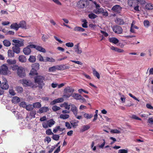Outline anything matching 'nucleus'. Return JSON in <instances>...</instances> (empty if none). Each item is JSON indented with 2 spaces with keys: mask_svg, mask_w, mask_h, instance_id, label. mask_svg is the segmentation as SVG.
Here are the masks:
<instances>
[{
  "mask_svg": "<svg viewBox=\"0 0 153 153\" xmlns=\"http://www.w3.org/2000/svg\"><path fill=\"white\" fill-rule=\"evenodd\" d=\"M44 80L45 77L42 76H37L34 77L35 82L38 84V87L40 88H42L44 85Z\"/></svg>",
  "mask_w": 153,
  "mask_h": 153,
  "instance_id": "f257e3e1",
  "label": "nucleus"
},
{
  "mask_svg": "<svg viewBox=\"0 0 153 153\" xmlns=\"http://www.w3.org/2000/svg\"><path fill=\"white\" fill-rule=\"evenodd\" d=\"M74 89L70 87H67L65 88L63 93V97L64 98H68L72 96Z\"/></svg>",
  "mask_w": 153,
  "mask_h": 153,
  "instance_id": "f03ea898",
  "label": "nucleus"
},
{
  "mask_svg": "<svg viewBox=\"0 0 153 153\" xmlns=\"http://www.w3.org/2000/svg\"><path fill=\"white\" fill-rule=\"evenodd\" d=\"M0 72L4 75H9L11 73L8 67L5 64H3L0 67Z\"/></svg>",
  "mask_w": 153,
  "mask_h": 153,
  "instance_id": "7ed1b4c3",
  "label": "nucleus"
},
{
  "mask_svg": "<svg viewBox=\"0 0 153 153\" xmlns=\"http://www.w3.org/2000/svg\"><path fill=\"white\" fill-rule=\"evenodd\" d=\"M55 122L52 119L49 120L46 122H44L42 123L43 127L44 128H47L48 127H51L54 125Z\"/></svg>",
  "mask_w": 153,
  "mask_h": 153,
  "instance_id": "20e7f679",
  "label": "nucleus"
},
{
  "mask_svg": "<svg viewBox=\"0 0 153 153\" xmlns=\"http://www.w3.org/2000/svg\"><path fill=\"white\" fill-rule=\"evenodd\" d=\"M22 82L23 85L25 86H29L33 88H36L38 86L36 85H34L30 81L26 79L22 80Z\"/></svg>",
  "mask_w": 153,
  "mask_h": 153,
  "instance_id": "39448f33",
  "label": "nucleus"
},
{
  "mask_svg": "<svg viewBox=\"0 0 153 153\" xmlns=\"http://www.w3.org/2000/svg\"><path fill=\"white\" fill-rule=\"evenodd\" d=\"M93 3L96 6V9H94L93 11V12L94 13L96 14H99L103 13L104 10L102 8L100 7L99 4H97L95 1H94Z\"/></svg>",
  "mask_w": 153,
  "mask_h": 153,
  "instance_id": "423d86ee",
  "label": "nucleus"
},
{
  "mask_svg": "<svg viewBox=\"0 0 153 153\" xmlns=\"http://www.w3.org/2000/svg\"><path fill=\"white\" fill-rule=\"evenodd\" d=\"M17 74L20 77H24L25 76L24 68L22 67H18L17 70Z\"/></svg>",
  "mask_w": 153,
  "mask_h": 153,
  "instance_id": "0eeeda50",
  "label": "nucleus"
},
{
  "mask_svg": "<svg viewBox=\"0 0 153 153\" xmlns=\"http://www.w3.org/2000/svg\"><path fill=\"white\" fill-rule=\"evenodd\" d=\"M78 6L81 8H83L88 5L86 0H80L78 3Z\"/></svg>",
  "mask_w": 153,
  "mask_h": 153,
  "instance_id": "6e6552de",
  "label": "nucleus"
},
{
  "mask_svg": "<svg viewBox=\"0 0 153 153\" xmlns=\"http://www.w3.org/2000/svg\"><path fill=\"white\" fill-rule=\"evenodd\" d=\"M113 30L115 33L117 34H120L123 31L122 28L118 25L114 26L112 28Z\"/></svg>",
  "mask_w": 153,
  "mask_h": 153,
  "instance_id": "1a4fd4ad",
  "label": "nucleus"
},
{
  "mask_svg": "<svg viewBox=\"0 0 153 153\" xmlns=\"http://www.w3.org/2000/svg\"><path fill=\"white\" fill-rule=\"evenodd\" d=\"M74 50L75 52L78 54H80L82 52V51L81 48L79 47V43L74 45Z\"/></svg>",
  "mask_w": 153,
  "mask_h": 153,
  "instance_id": "9d476101",
  "label": "nucleus"
},
{
  "mask_svg": "<svg viewBox=\"0 0 153 153\" xmlns=\"http://www.w3.org/2000/svg\"><path fill=\"white\" fill-rule=\"evenodd\" d=\"M122 8V7L119 5H116L112 7L111 10L114 12L120 13L121 10Z\"/></svg>",
  "mask_w": 153,
  "mask_h": 153,
  "instance_id": "9b49d317",
  "label": "nucleus"
},
{
  "mask_svg": "<svg viewBox=\"0 0 153 153\" xmlns=\"http://www.w3.org/2000/svg\"><path fill=\"white\" fill-rule=\"evenodd\" d=\"M71 110L73 112L74 115L78 114L77 108L74 105L71 104Z\"/></svg>",
  "mask_w": 153,
  "mask_h": 153,
  "instance_id": "f8f14e48",
  "label": "nucleus"
},
{
  "mask_svg": "<svg viewBox=\"0 0 153 153\" xmlns=\"http://www.w3.org/2000/svg\"><path fill=\"white\" fill-rule=\"evenodd\" d=\"M1 87L3 89L7 90L9 87V86L6 80L4 81V82H2L1 84Z\"/></svg>",
  "mask_w": 153,
  "mask_h": 153,
  "instance_id": "ddd939ff",
  "label": "nucleus"
},
{
  "mask_svg": "<svg viewBox=\"0 0 153 153\" xmlns=\"http://www.w3.org/2000/svg\"><path fill=\"white\" fill-rule=\"evenodd\" d=\"M63 101L64 99L63 98H59L57 99H55L51 102L50 103V104L51 105H53L56 103L63 102Z\"/></svg>",
  "mask_w": 153,
  "mask_h": 153,
  "instance_id": "4468645a",
  "label": "nucleus"
},
{
  "mask_svg": "<svg viewBox=\"0 0 153 153\" xmlns=\"http://www.w3.org/2000/svg\"><path fill=\"white\" fill-rule=\"evenodd\" d=\"M12 45H14L12 48L13 52L17 54L19 53L20 52V48L19 47L14 45L13 44Z\"/></svg>",
  "mask_w": 153,
  "mask_h": 153,
  "instance_id": "2eb2a0df",
  "label": "nucleus"
},
{
  "mask_svg": "<svg viewBox=\"0 0 153 153\" xmlns=\"http://www.w3.org/2000/svg\"><path fill=\"white\" fill-rule=\"evenodd\" d=\"M23 52L25 55H29L31 52V50L30 48L28 46L23 49Z\"/></svg>",
  "mask_w": 153,
  "mask_h": 153,
  "instance_id": "dca6fc26",
  "label": "nucleus"
},
{
  "mask_svg": "<svg viewBox=\"0 0 153 153\" xmlns=\"http://www.w3.org/2000/svg\"><path fill=\"white\" fill-rule=\"evenodd\" d=\"M90 126L89 125H84L82 126L80 129V132H83L90 128Z\"/></svg>",
  "mask_w": 153,
  "mask_h": 153,
  "instance_id": "f3484780",
  "label": "nucleus"
},
{
  "mask_svg": "<svg viewBox=\"0 0 153 153\" xmlns=\"http://www.w3.org/2000/svg\"><path fill=\"white\" fill-rule=\"evenodd\" d=\"M19 28L21 27L22 28H24L25 29H27L26 23V22L22 21L20 22L19 24Z\"/></svg>",
  "mask_w": 153,
  "mask_h": 153,
  "instance_id": "a211bd4d",
  "label": "nucleus"
},
{
  "mask_svg": "<svg viewBox=\"0 0 153 153\" xmlns=\"http://www.w3.org/2000/svg\"><path fill=\"white\" fill-rule=\"evenodd\" d=\"M20 101V99L17 96H15L13 97L12 100V103L14 104H17Z\"/></svg>",
  "mask_w": 153,
  "mask_h": 153,
  "instance_id": "6ab92c4d",
  "label": "nucleus"
},
{
  "mask_svg": "<svg viewBox=\"0 0 153 153\" xmlns=\"http://www.w3.org/2000/svg\"><path fill=\"white\" fill-rule=\"evenodd\" d=\"M109 40L110 42L113 43L115 44H116L118 43L119 42L118 39L115 37L109 38Z\"/></svg>",
  "mask_w": 153,
  "mask_h": 153,
  "instance_id": "aec40b11",
  "label": "nucleus"
},
{
  "mask_svg": "<svg viewBox=\"0 0 153 153\" xmlns=\"http://www.w3.org/2000/svg\"><path fill=\"white\" fill-rule=\"evenodd\" d=\"M19 61L22 63L25 62L27 61L26 57L24 55H20L19 57Z\"/></svg>",
  "mask_w": 153,
  "mask_h": 153,
  "instance_id": "412c9836",
  "label": "nucleus"
},
{
  "mask_svg": "<svg viewBox=\"0 0 153 153\" xmlns=\"http://www.w3.org/2000/svg\"><path fill=\"white\" fill-rule=\"evenodd\" d=\"M10 28L11 29H15L16 30H17L19 28V24L16 23H13L11 25Z\"/></svg>",
  "mask_w": 153,
  "mask_h": 153,
  "instance_id": "4be33fe9",
  "label": "nucleus"
},
{
  "mask_svg": "<svg viewBox=\"0 0 153 153\" xmlns=\"http://www.w3.org/2000/svg\"><path fill=\"white\" fill-rule=\"evenodd\" d=\"M115 21L116 23L119 25H123L124 23L123 20L119 18H117Z\"/></svg>",
  "mask_w": 153,
  "mask_h": 153,
  "instance_id": "5701e85b",
  "label": "nucleus"
},
{
  "mask_svg": "<svg viewBox=\"0 0 153 153\" xmlns=\"http://www.w3.org/2000/svg\"><path fill=\"white\" fill-rule=\"evenodd\" d=\"M135 22L134 21H133L132 22L131 24V29H130V31L132 33H134V30L133 28H135L136 29H138L139 28L137 26H134L133 27V25L135 24Z\"/></svg>",
  "mask_w": 153,
  "mask_h": 153,
  "instance_id": "b1692460",
  "label": "nucleus"
},
{
  "mask_svg": "<svg viewBox=\"0 0 153 153\" xmlns=\"http://www.w3.org/2000/svg\"><path fill=\"white\" fill-rule=\"evenodd\" d=\"M85 30L84 28L78 26L75 27L74 29V30L75 31L84 32Z\"/></svg>",
  "mask_w": 153,
  "mask_h": 153,
  "instance_id": "393cba45",
  "label": "nucleus"
},
{
  "mask_svg": "<svg viewBox=\"0 0 153 153\" xmlns=\"http://www.w3.org/2000/svg\"><path fill=\"white\" fill-rule=\"evenodd\" d=\"M4 45L6 47L10 46L11 45L10 42L8 40H4L3 42Z\"/></svg>",
  "mask_w": 153,
  "mask_h": 153,
  "instance_id": "a878e982",
  "label": "nucleus"
},
{
  "mask_svg": "<svg viewBox=\"0 0 153 153\" xmlns=\"http://www.w3.org/2000/svg\"><path fill=\"white\" fill-rule=\"evenodd\" d=\"M48 111V108L47 107H44L40 108L39 111L40 113H42L43 112H47Z\"/></svg>",
  "mask_w": 153,
  "mask_h": 153,
  "instance_id": "bb28decb",
  "label": "nucleus"
},
{
  "mask_svg": "<svg viewBox=\"0 0 153 153\" xmlns=\"http://www.w3.org/2000/svg\"><path fill=\"white\" fill-rule=\"evenodd\" d=\"M55 61V60L52 57H46L45 58V62H54Z\"/></svg>",
  "mask_w": 153,
  "mask_h": 153,
  "instance_id": "cd10ccee",
  "label": "nucleus"
},
{
  "mask_svg": "<svg viewBox=\"0 0 153 153\" xmlns=\"http://www.w3.org/2000/svg\"><path fill=\"white\" fill-rule=\"evenodd\" d=\"M36 57L34 56L30 55L28 59V61L30 62L33 63L36 61Z\"/></svg>",
  "mask_w": 153,
  "mask_h": 153,
  "instance_id": "c85d7f7f",
  "label": "nucleus"
},
{
  "mask_svg": "<svg viewBox=\"0 0 153 153\" xmlns=\"http://www.w3.org/2000/svg\"><path fill=\"white\" fill-rule=\"evenodd\" d=\"M36 50L44 53H45L46 52V50L44 48L39 46H37Z\"/></svg>",
  "mask_w": 153,
  "mask_h": 153,
  "instance_id": "c756f323",
  "label": "nucleus"
},
{
  "mask_svg": "<svg viewBox=\"0 0 153 153\" xmlns=\"http://www.w3.org/2000/svg\"><path fill=\"white\" fill-rule=\"evenodd\" d=\"M29 74L32 76L37 75L38 73L37 72V70L34 68H32L29 73Z\"/></svg>",
  "mask_w": 153,
  "mask_h": 153,
  "instance_id": "7c9ffc66",
  "label": "nucleus"
},
{
  "mask_svg": "<svg viewBox=\"0 0 153 153\" xmlns=\"http://www.w3.org/2000/svg\"><path fill=\"white\" fill-rule=\"evenodd\" d=\"M81 95L77 93H74L73 94L72 97L75 100H79L81 97Z\"/></svg>",
  "mask_w": 153,
  "mask_h": 153,
  "instance_id": "2f4dec72",
  "label": "nucleus"
},
{
  "mask_svg": "<svg viewBox=\"0 0 153 153\" xmlns=\"http://www.w3.org/2000/svg\"><path fill=\"white\" fill-rule=\"evenodd\" d=\"M32 68L36 69V70H38L39 68V65L37 63H35L33 64L32 65Z\"/></svg>",
  "mask_w": 153,
  "mask_h": 153,
  "instance_id": "473e14b6",
  "label": "nucleus"
},
{
  "mask_svg": "<svg viewBox=\"0 0 153 153\" xmlns=\"http://www.w3.org/2000/svg\"><path fill=\"white\" fill-rule=\"evenodd\" d=\"M136 2V0H128V4L130 7L134 6V4Z\"/></svg>",
  "mask_w": 153,
  "mask_h": 153,
  "instance_id": "72a5a7b5",
  "label": "nucleus"
},
{
  "mask_svg": "<svg viewBox=\"0 0 153 153\" xmlns=\"http://www.w3.org/2000/svg\"><path fill=\"white\" fill-rule=\"evenodd\" d=\"M83 116L84 118L88 119L91 118L93 117V115L91 114L84 113L83 114Z\"/></svg>",
  "mask_w": 153,
  "mask_h": 153,
  "instance_id": "f704fd0d",
  "label": "nucleus"
},
{
  "mask_svg": "<svg viewBox=\"0 0 153 153\" xmlns=\"http://www.w3.org/2000/svg\"><path fill=\"white\" fill-rule=\"evenodd\" d=\"M69 115L68 114H61L59 116V118L61 119L65 120L69 118Z\"/></svg>",
  "mask_w": 153,
  "mask_h": 153,
  "instance_id": "c9c22d12",
  "label": "nucleus"
},
{
  "mask_svg": "<svg viewBox=\"0 0 153 153\" xmlns=\"http://www.w3.org/2000/svg\"><path fill=\"white\" fill-rule=\"evenodd\" d=\"M93 74L95 76L99 79L100 78V75L99 73L97 72L94 68L93 69Z\"/></svg>",
  "mask_w": 153,
  "mask_h": 153,
  "instance_id": "e433bc0d",
  "label": "nucleus"
},
{
  "mask_svg": "<svg viewBox=\"0 0 153 153\" xmlns=\"http://www.w3.org/2000/svg\"><path fill=\"white\" fill-rule=\"evenodd\" d=\"M7 53L8 56L10 57H13L14 56V52L12 50H9Z\"/></svg>",
  "mask_w": 153,
  "mask_h": 153,
  "instance_id": "4c0bfd02",
  "label": "nucleus"
},
{
  "mask_svg": "<svg viewBox=\"0 0 153 153\" xmlns=\"http://www.w3.org/2000/svg\"><path fill=\"white\" fill-rule=\"evenodd\" d=\"M146 9L148 10L153 9V5L151 3L147 4L145 6Z\"/></svg>",
  "mask_w": 153,
  "mask_h": 153,
  "instance_id": "58836bf2",
  "label": "nucleus"
},
{
  "mask_svg": "<svg viewBox=\"0 0 153 153\" xmlns=\"http://www.w3.org/2000/svg\"><path fill=\"white\" fill-rule=\"evenodd\" d=\"M63 106L65 108V109L67 110H69L70 108L71 104H68L67 102H64L63 104Z\"/></svg>",
  "mask_w": 153,
  "mask_h": 153,
  "instance_id": "ea45409f",
  "label": "nucleus"
},
{
  "mask_svg": "<svg viewBox=\"0 0 153 153\" xmlns=\"http://www.w3.org/2000/svg\"><path fill=\"white\" fill-rule=\"evenodd\" d=\"M110 132L111 134H120L121 133L120 130H117V129H112L110 131Z\"/></svg>",
  "mask_w": 153,
  "mask_h": 153,
  "instance_id": "a19ab883",
  "label": "nucleus"
},
{
  "mask_svg": "<svg viewBox=\"0 0 153 153\" xmlns=\"http://www.w3.org/2000/svg\"><path fill=\"white\" fill-rule=\"evenodd\" d=\"M33 108H40L41 106V103L39 102H36L33 103Z\"/></svg>",
  "mask_w": 153,
  "mask_h": 153,
  "instance_id": "79ce46f5",
  "label": "nucleus"
},
{
  "mask_svg": "<svg viewBox=\"0 0 153 153\" xmlns=\"http://www.w3.org/2000/svg\"><path fill=\"white\" fill-rule=\"evenodd\" d=\"M25 109L28 111H31L33 109V106L31 104L27 105Z\"/></svg>",
  "mask_w": 153,
  "mask_h": 153,
  "instance_id": "37998d69",
  "label": "nucleus"
},
{
  "mask_svg": "<svg viewBox=\"0 0 153 153\" xmlns=\"http://www.w3.org/2000/svg\"><path fill=\"white\" fill-rule=\"evenodd\" d=\"M7 62L10 65H14L16 63V61L15 60L9 59L7 60Z\"/></svg>",
  "mask_w": 153,
  "mask_h": 153,
  "instance_id": "c03bdc74",
  "label": "nucleus"
},
{
  "mask_svg": "<svg viewBox=\"0 0 153 153\" xmlns=\"http://www.w3.org/2000/svg\"><path fill=\"white\" fill-rule=\"evenodd\" d=\"M49 37V35H45L44 34H43L42 37V39L44 42H45L48 39Z\"/></svg>",
  "mask_w": 153,
  "mask_h": 153,
  "instance_id": "a18cd8bd",
  "label": "nucleus"
},
{
  "mask_svg": "<svg viewBox=\"0 0 153 153\" xmlns=\"http://www.w3.org/2000/svg\"><path fill=\"white\" fill-rule=\"evenodd\" d=\"M88 16L89 18L91 19H93L96 18L97 16L94 14L91 13L88 15Z\"/></svg>",
  "mask_w": 153,
  "mask_h": 153,
  "instance_id": "49530a36",
  "label": "nucleus"
},
{
  "mask_svg": "<svg viewBox=\"0 0 153 153\" xmlns=\"http://www.w3.org/2000/svg\"><path fill=\"white\" fill-rule=\"evenodd\" d=\"M56 70V66L50 67L48 69V71L49 72H53Z\"/></svg>",
  "mask_w": 153,
  "mask_h": 153,
  "instance_id": "de8ad7c7",
  "label": "nucleus"
},
{
  "mask_svg": "<svg viewBox=\"0 0 153 153\" xmlns=\"http://www.w3.org/2000/svg\"><path fill=\"white\" fill-rule=\"evenodd\" d=\"M15 45L19 47H20L23 45L24 43L23 41L19 40L17 44H15Z\"/></svg>",
  "mask_w": 153,
  "mask_h": 153,
  "instance_id": "09e8293b",
  "label": "nucleus"
},
{
  "mask_svg": "<svg viewBox=\"0 0 153 153\" xmlns=\"http://www.w3.org/2000/svg\"><path fill=\"white\" fill-rule=\"evenodd\" d=\"M27 105V103L25 102H21L19 104V106L20 107H22L23 108H25L26 107Z\"/></svg>",
  "mask_w": 153,
  "mask_h": 153,
  "instance_id": "8fccbe9b",
  "label": "nucleus"
},
{
  "mask_svg": "<svg viewBox=\"0 0 153 153\" xmlns=\"http://www.w3.org/2000/svg\"><path fill=\"white\" fill-rule=\"evenodd\" d=\"M61 109L59 107L57 106L56 105H54L52 107V109L53 111H56L60 110Z\"/></svg>",
  "mask_w": 153,
  "mask_h": 153,
  "instance_id": "3c124183",
  "label": "nucleus"
},
{
  "mask_svg": "<svg viewBox=\"0 0 153 153\" xmlns=\"http://www.w3.org/2000/svg\"><path fill=\"white\" fill-rule=\"evenodd\" d=\"M52 138L53 140H57L59 139V136L58 134H53Z\"/></svg>",
  "mask_w": 153,
  "mask_h": 153,
  "instance_id": "603ef678",
  "label": "nucleus"
},
{
  "mask_svg": "<svg viewBox=\"0 0 153 153\" xmlns=\"http://www.w3.org/2000/svg\"><path fill=\"white\" fill-rule=\"evenodd\" d=\"M136 2L138 4H143L145 3V0H136Z\"/></svg>",
  "mask_w": 153,
  "mask_h": 153,
  "instance_id": "864d4df0",
  "label": "nucleus"
},
{
  "mask_svg": "<svg viewBox=\"0 0 153 153\" xmlns=\"http://www.w3.org/2000/svg\"><path fill=\"white\" fill-rule=\"evenodd\" d=\"M128 152V150L127 149H120L118 151V153H127Z\"/></svg>",
  "mask_w": 153,
  "mask_h": 153,
  "instance_id": "5fc2aeb1",
  "label": "nucleus"
},
{
  "mask_svg": "<svg viewBox=\"0 0 153 153\" xmlns=\"http://www.w3.org/2000/svg\"><path fill=\"white\" fill-rule=\"evenodd\" d=\"M16 90L18 93H21L23 91V89L22 87L19 86L16 88Z\"/></svg>",
  "mask_w": 153,
  "mask_h": 153,
  "instance_id": "6e6d98bb",
  "label": "nucleus"
},
{
  "mask_svg": "<svg viewBox=\"0 0 153 153\" xmlns=\"http://www.w3.org/2000/svg\"><path fill=\"white\" fill-rule=\"evenodd\" d=\"M46 133L48 135H50L53 134L51 131L50 129H49L47 130L46 131Z\"/></svg>",
  "mask_w": 153,
  "mask_h": 153,
  "instance_id": "4d7b16f0",
  "label": "nucleus"
},
{
  "mask_svg": "<svg viewBox=\"0 0 153 153\" xmlns=\"http://www.w3.org/2000/svg\"><path fill=\"white\" fill-rule=\"evenodd\" d=\"M38 58L39 60L41 62H45V59H43V57L40 54H39L38 56Z\"/></svg>",
  "mask_w": 153,
  "mask_h": 153,
  "instance_id": "13d9d810",
  "label": "nucleus"
},
{
  "mask_svg": "<svg viewBox=\"0 0 153 153\" xmlns=\"http://www.w3.org/2000/svg\"><path fill=\"white\" fill-rule=\"evenodd\" d=\"M82 22L84 23L82 25V27L84 28L87 27L88 26L87 24V22L86 20L85 19H84L83 20Z\"/></svg>",
  "mask_w": 153,
  "mask_h": 153,
  "instance_id": "bf43d9fd",
  "label": "nucleus"
},
{
  "mask_svg": "<svg viewBox=\"0 0 153 153\" xmlns=\"http://www.w3.org/2000/svg\"><path fill=\"white\" fill-rule=\"evenodd\" d=\"M65 45L66 46L68 47H70L71 48L73 47L74 45V44L72 42H68L67 43L65 44Z\"/></svg>",
  "mask_w": 153,
  "mask_h": 153,
  "instance_id": "052dcab7",
  "label": "nucleus"
},
{
  "mask_svg": "<svg viewBox=\"0 0 153 153\" xmlns=\"http://www.w3.org/2000/svg\"><path fill=\"white\" fill-rule=\"evenodd\" d=\"M89 27L92 29H96L97 26L94 24H91L89 25Z\"/></svg>",
  "mask_w": 153,
  "mask_h": 153,
  "instance_id": "680f3d73",
  "label": "nucleus"
},
{
  "mask_svg": "<svg viewBox=\"0 0 153 153\" xmlns=\"http://www.w3.org/2000/svg\"><path fill=\"white\" fill-rule=\"evenodd\" d=\"M56 70H63L62 65H56Z\"/></svg>",
  "mask_w": 153,
  "mask_h": 153,
  "instance_id": "e2e57ef3",
  "label": "nucleus"
},
{
  "mask_svg": "<svg viewBox=\"0 0 153 153\" xmlns=\"http://www.w3.org/2000/svg\"><path fill=\"white\" fill-rule=\"evenodd\" d=\"M94 142H92L91 145V148L94 151H95L96 149V147L94 146Z\"/></svg>",
  "mask_w": 153,
  "mask_h": 153,
  "instance_id": "0e129e2a",
  "label": "nucleus"
},
{
  "mask_svg": "<svg viewBox=\"0 0 153 153\" xmlns=\"http://www.w3.org/2000/svg\"><path fill=\"white\" fill-rule=\"evenodd\" d=\"M144 26L147 27L149 26V22L148 20H145L144 21Z\"/></svg>",
  "mask_w": 153,
  "mask_h": 153,
  "instance_id": "69168bd1",
  "label": "nucleus"
},
{
  "mask_svg": "<svg viewBox=\"0 0 153 153\" xmlns=\"http://www.w3.org/2000/svg\"><path fill=\"white\" fill-rule=\"evenodd\" d=\"M59 126H56L53 129V131L54 133H56L58 130H59Z\"/></svg>",
  "mask_w": 153,
  "mask_h": 153,
  "instance_id": "338daca9",
  "label": "nucleus"
},
{
  "mask_svg": "<svg viewBox=\"0 0 153 153\" xmlns=\"http://www.w3.org/2000/svg\"><path fill=\"white\" fill-rule=\"evenodd\" d=\"M148 122L150 124H153V118H149L148 119Z\"/></svg>",
  "mask_w": 153,
  "mask_h": 153,
  "instance_id": "774afa93",
  "label": "nucleus"
}]
</instances>
